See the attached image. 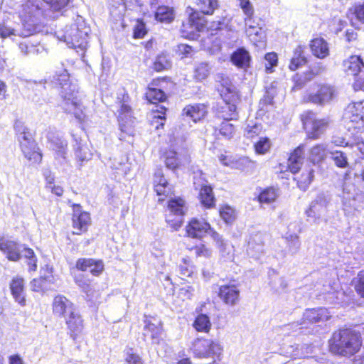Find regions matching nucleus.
Wrapping results in <instances>:
<instances>
[{
	"mask_svg": "<svg viewBox=\"0 0 364 364\" xmlns=\"http://www.w3.org/2000/svg\"><path fill=\"white\" fill-rule=\"evenodd\" d=\"M270 148V141L268 138L264 137L255 144V151L259 154H264L268 151Z\"/></svg>",
	"mask_w": 364,
	"mask_h": 364,
	"instance_id": "nucleus-59",
	"label": "nucleus"
},
{
	"mask_svg": "<svg viewBox=\"0 0 364 364\" xmlns=\"http://www.w3.org/2000/svg\"><path fill=\"white\" fill-rule=\"evenodd\" d=\"M211 237L215 242L220 253L225 259H230L232 257L233 246L228 240H224L223 236L216 231L211 232Z\"/></svg>",
	"mask_w": 364,
	"mask_h": 364,
	"instance_id": "nucleus-29",
	"label": "nucleus"
},
{
	"mask_svg": "<svg viewBox=\"0 0 364 364\" xmlns=\"http://www.w3.org/2000/svg\"><path fill=\"white\" fill-rule=\"evenodd\" d=\"M171 65V57L168 54L161 53L156 57L152 68L156 72H162L170 69Z\"/></svg>",
	"mask_w": 364,
	"mask_h": 364,
	"instance_id": "nucleus-41",
	"label": "nucleus"
},
{
	"mask_svg": "<svg viewBox=\"0 0 364 364\" xmlns=\"http://www.w3.org/2000/svg\"><path fill=\"white\" fill-rule=\"evenodd\" d=\"M360 346V335L350 328L341 329L335 332L329 344L331 353L343 356L354 355Z\"/></svg>",
	"mask_w": 364,
	"mask_h": 364,
	"instance_id": "nucleus-3",
	"label": "nucleus"
},
{
	"mask_svg": "<svg viewBox=\"0 0 364 364\" xmlns=\"http://www.w3.org/2000/svg\"><path fill=\"white\" fill-rule=\"evenodd\" d=\"M80 21V19H78ZM90 29L83 21L77 22L55 31V36L71 48L84 51L87 47V38Z\"/></svg>",
	"mask_w": 364,
	"mask_h": 364,
	"instance_id": "nucleus-4",
	"label": "nucleus"
},
{
	"mask_svg": "<svg viewBox=\"0 0 364 364\" xmlns=\"http://www.w3.org/2000/svg\"><path fill=\"white\" fill-rule=\"evenodd\" d=\"M279 196V189L274 187H268L263 189L258 196V200L261 203H271L276 200Z\"/></svg>",
	"mask_w": 364,
	"mask_h": 364,
	"instance_id": "nucleus-40",
	"label": "nucleus"
},
{
	"mask_svg": "<svg viewBox=\"0 0 364 364\" xmlns=\"http://www.w3.org/2000/svg\"><path fill=\"white\" fill-rule=\"evenodd\" d=\"M144 336H150L153 343H159L161 334V323L155 324L151 321H144Z\"/></svg>",
	"mask_w": 364,
	"mask_h": 364,
	"instance_id": "nucleus-36",
	"label": "nucleus"
},
{
	"mask_svg": "<svg viewBox=\"0 0 364 364\" xmlns=\"http://www.w3.org/2000/svg\"><path fill=\"white\" fill-rule=\"evenodd\" d=\"M327 149L324 144H317L313 146L310 151L309 159L316 164L324 160L326 157Z\"/></svg>",
	"mask_w": 364,
	"mask_h": 364,
	"instance_id": "nucleus-45",
	"label": "nucleus"
},
{
	"mask_svg": "<svg viewBox=\"0 0 364 364\" xmlns=\"http://www.w3.org/2000/svg\"><path fill=\"white\" fill-rule=\"evenodd\" d=\"M333 95L334 89L332 86L327 84H320L315 85L313 90L306 94L304 99L308 102L324 105L333 99Z\"/></svg>",
	"mask_w": 364,
	"mask_h": 364,
	"instance_id": "nucleus-11",
	"label": "nucleus"
},
{
	"mask_svg": "<svg viewBox=\"0 0 364 364\" xmlns=\"http://www.w3.org/2000/svg\"><path fill=\"white\" fill-rule=\"evenodd\" d=\"M265 70L267 73H272L274 68L277 65L278 58L275 53H268L264 55Z\"/></svg>",
	"mask_w": 364,
	"mask_h": 364,
	"instance_id": "nucleus-55",
	"label": "nucleus"
},
{
	"mask_svg": "<svg viewBox=\"0 0 364 364\" xmlns=\"http://www.w3.org/2000/svg\"><path fill=\"white\" fill-rule=\"evenodd\" d=\"M18 141L26 158L35 163L41 162L42 154L38 151L37 144L28 132H21L18 136Z\"/></svg>",
	"mask_w": 364,
	"mask_h": 364,
	"instance_id": "nucleus-10",
	"label": "nucleus"
},
{
	"mask_svg": "<svg viewBox=\"0 0 364 364\" xmlns=\"http://www.w3.org/2000/svg\"><path fill=\"white\" fill-rule=\"evenodd\" d=\"M147 33L145 23L138 20L134 28L133 37L134 38H142Z\"/></svg>",
	"mask_w": 364,
	"mask_h": 364,
	"instance_id": "nucleus-61",
	"label": "nucleus"
},
{
	"mask_svg": "<svg viewBox=\"0 0 364 364\" xmlns=\"http://www.w3.org/2000/svg\"><path fill=\"white\" fill-rule=\"evenodd\" d=\"M95 264V259L92 258H80L77 260L75 267L80 271L86 272L89 269V265Z\"/></svg>",
	"mask_w": 364,
	"mask_h": 364,
	"instance_id": "nucleus-62",
	"label": "nucleus"
},
{
	"mask_svg": "<svg viewBox=\"0 0 364 364\" xmlns=\"http://www.w3.org/2000/svg\"><path fill=\"white\" fill-rule=\"evenodd\" d=\"M314 177V171L313 169L307 171L306 173H303L298 182L299 187L305 191L312 182Z\"/></svg>",
	"mask_w": 364,
	"mask_h": 364,
	"instance_id": "nucleus-57",
	"label": "nucleus"
},
{
	"mask_svg": "<svg viewBox=\"0 0 364 364\" xmlns=\"http://www.w3.org/2000/svg\"><path fill=\"white\" fill-rule=\"evenodd\" d=\"M23 245L14 240H0V250L6 255V257L12 262H18L21 258V251Z\"/></svg>",
	"mask_w": 364,
	"mask_h": 364,
	"instance_id": "nucleus-21",
	"label": "nucleus"
},
{
	"mask_svg": "<svg viewBox=\"0 0 364 364\" xmlns=\"http://www.w3.org/2000/svg\"><path fill=\"white\" fill-rule=\"evenodd\" d=\"M73 138L75 142L73 146L77 159L82 163L90 160L92 154L84 143V140L77 134H73Z\"/></svg>",
	"mask_w": 364,
	"mask_h": 364,
	"instance_id": "nucleus-30",
	"label": "nucleus"
},
{
	"mask_svg": "<svg viewBox=\"0 0 364 364\" xmlns=\"http://www.w3.org/2000/svg\"><path fill=\"white\" fill-rule=\"evenodd\" d=\"M265 235L257 232L250 235L247 247V254L250 257L259 259L264 254Z\"/></svg>",
	"mask_w": 364,
	"mask_h": 364,
	"instance_id": "nucleus-19",
	"label": "nucleus"
},
{
	"mask_svg": "<svg viewBox=\"0 0 364 364\" xmlns=\"http://www.w3.org/2000/svg\"><path fill=\"white\" fill-rule=\"evenodd\" d=\"M331 159L334 164L341 168H346L349 166L348 159L346 153L340 150H332L329 151Z\"/></svg>",
	"mask_w": 364,
	"mask_h": 364,
	"instance_id": "nucleus-48",
	"label": "nucleus"
},
{
	"mask_svg": "<svg viewBox=\"0 0 364 364\" xmlns=\"http://www.w3.org/2000/svg\"><path fill=\"white\" fill-rule=\"evenodd\" d=\"M311 347L305 345H296L295 349L292 351V356L294 358H305L309 353H311Z\"/></svg>",
	"mask_w": 364,
	"mask_h": 364,
	"instance_id": "nucleus-58",
	"label": "nucleus"
},
{
	"mask_svg": "<svg viewBox=\"0 0 364 364\" xmlns=\"http://www.w3.org/2000/svg\"><path fill=\"white\" fill-rule=\"evenodd\" d=\"M250 23V20H247L245 33L250 41L257 45V43L262 42L265 39V31L259 23L251 25Z\"/></svg>",
	"mask_w": 364,
	"mask_h": 364,
	"instance_id": "nucleus-33",
	"label": "nucleus"
},
{
	"mask_svg": "<svg viewBox=\"0 0 364 364\" xmlns=\"http://www.w3.org/2000/svg\"><path fill=\"white\" fill-rule=\"evenodd\" d=\"M348 75H355L364 66L363 59L358 55L350 56L344 64Z\"/></svg>",
	"mask_w": 364,
	"mask_h": 364,
	"instance_id": "nucleus-39",
	"label": "nucleus"
},
{
	"mask_svg": "<svg viewBox=\"0 0 364 364\" xmlns=\"http://www.w3.org/2000/svg\"><path fill=\"white\" fill-rule=\"evenodd\" d=\"M285 242L287 247L284 250L285 255H290L291 256L297 254L300 250L301 242L297 235L292 234L285 237Z\"/></svg>",
	"mask_w": 364,
	"mask_h": 364,
	"instance_id": "nucleus-42",
	"label": "nucleus"
},
{
	"mask_svg": "<svg viewBox=\"0 0 364 364\" xmlns=\"http://www.w3.org/2000/svg\"><path fill=\"white\" fill-rule=\"evenodd\" d=\"M218 0H198L197 9H186L188 21L183 22L181 28L182 36L189 39H198L200 35L197 32L206 28L207 20L205 15H212L218 9Z\"/></svg>",
	"mask_w": 364,
	"mask_h": 364,
	"instance_id": "nucleus-2",
	"label": "nucleus"
},
{
	"mask_svg": "<svg viewBox=\"0 0 364 364\" xmlns=\"http://www.w3.org/2000/svg\"><path fill=\"white\" fill-rule=\"evenodd\" d=\"M33 33V23L22 25V28H11L5 22L0 21V37L2 38L13 36L28 37Z\"/></svg>",
	"mask_w": 364,
	"mask_h": 364,
	"instance_id": "nucleus-20",
	"label": "nucleus"
},
{
	"mask_svg": "<svg viewBox=\"0 0 364 364\" xmlns=\"http://www.w3.org/2000/svg\"><path fill=\"white\" fill-rule=\"evenodd\" d=\"M193 326L197 331L208 333L211 328L209 316L204 314L198 315Z\"/></svg>",
	"mask_w": 364,
	"mask_h": 364,
	"instance_id": "nucleus-46",
	"label": "nucleus"
},
{
	"mask_svg": "<svg viewBox=\"0 0 364 364\" xmlns=\"http://www.w3.org/2000/svg\"><path fill=\"white\" fill-rule=\"evenodd\" d=\"M215 231L210 227V225L204 219H192L186 226V232L188 236L200 238L209 234L211 236V232Z\"/></svg>",
	"mask_w": 364,
	"mask_h": 364,
	"instance_id": "nucleus-18",
	"label": "nucleus"
},
{
	"mask_svg": "<svg viewBox=\"0 0 364 364\" xmlns=\"http://www.w3.org/2000/svg\"><path fill=\"white\" fill-rule=\"evenodd\" d=\"M170 213L166 215V221L173 228L178 230L182 225L183 216L186 213L185 201L180 198H174L168 201Z\"/></svg>",
	"mask_w": 364,
	"mask_h": 364,
	"instance_id": "nucleus-9",
	"label": "nucleus"
},
{
	"mask_svg": "<svg viewBox=\"0 0 364 364\" xmlns=\"http://www.w3.org/2000/svg\"><path fill=\"white\" fill-rule=\"evenodd\" d=\"M310 48L313 55L318 58H325L329 54L328 43L322 38L313 39Z\"/></svg>",
	"mask_w": 364,
	"mask_h": 364,
	"instance_id": "nucleus-34",
	"label": "nucleus"
},
{
	"mask_svg": "<svg viewBox=\"0 0 364 364\" xmlns=\"http://www.w3.org/2000/svg\"><path fill=\"white\" fill-rule=\"evenodd\" d=\"M52 307L54 316L63 319L76 309L75 304L63 295L54 297Z\"/></svg>",
	"mask_w": 364,
	"mask_h": 364,
	"instance_id": "nucleus-17",
	"label": "nucleus"
},
{
	"mask_svg": "<svg viewBox=\"0 0 364 364\" xmlns=\"http://www.w3.org/2000/svg\"><path fill=\"white\" fill-rule=\"evenodd\" d=\"M220 215L227 224H231L235 219V210L228 205L220 209Z\"/></svg>",
	"mask_w": 364,
	"mask_h": 364,
	"instance_id": "nucleus-56",
	"label": "nucleus"
},
{
	"mask_svg": "<svg viewBox=\"0 0 364 364\" xmlns=\"http://www.w3.org/2000/svg\"><path fill=\"white\" fill-rule=\"evenodd\" d=\"M231 62L237 68L246 70L249 66L251 57L244 48H239L230 56Z\"/></svg>",
	"mask_w": 364,
	"mask_h": 364,
	"instance_id": "nucleus-32",
	"label": "nucleus"
},
{
	"mask_svg": "<svg viewBox=\"0 0 364 364\" xmlns=\"http://www.w3.org/2000/svg\"><path fill=\"white\" fill-rule=\"evenodd\" d=\"M306 62V58L304 55V47L298 46L294 51L289 68L291 70L294 71L305 65Z\"/></svg>",
	"mask_w": 364,
	"mask_h": 364,
	"instance_id": "nucleus-38",
	"label": "nucleus"
},
{
	"mask_svg": "<svg viewBox=\"0 0 364 364\" xmlns=\"http://www.w3.org/2000/svg\"><path fill=\"white\" fill-rule=\"evenodd\" d=\"M75 282L78 287L86 294L87 297L92 296L93 291L90 284V281L85 278L82 274H79L75 277Z\"/></svg>",
	"mask_w": 364,
	"mask_h": 364,
	"instance_id": "nucleus-52",
	"label": "nucleus"
},
{
	"mask_svg": "<svg viewBox=\"0 0 364 364\" xmlns=\"http://www.w3.org/2000/svg\"><path fill=\"white\" fill-rule=\"evenodd\" d=\"M146 98L150 103L156 104L164 102L166 99V95L161 89L149 87L146 92Z\"/></svg>",
	"mask_w": 364,
	"mask_h": 364,
	"instance_id": "nucleus-49",
	"label": "nucleus"
},
{
	"mask_svg": "<svg viewBox=\"0 0 364 364\" xmlns=\"http://www.w3.org/2000/svg\"><path fill=\"white\" fill-rule=\"evenodd\" d=\"M203 31H203L197 32L200 35V37H198L197 40L203 43L204 49H208L213 52L220 50L223 40H222L219 32L216 31L213 33V31L211 30L210 31L208 30L205 33Z\"/></svg>",
	"mask_w": 364,
	"mask_h": 364,
	"instance_id": "nucleus-22",
	"label": "nucleus"
},
{
	"mask_svg": "<svg viewBox=\"0 0 364 364\" xmlns=\"http://www.w3.org/2000/svg\"><path fill=\"white\" fill-rule=\"evenodd\" d=\"M269 284L274 291L278 292L287 288V282L284 278L279 277L275 270L272 269L269 272Z\"/></svg>",
	"mask_w": 364,
	"mask_h": 364,
	"instance_id": "nucleus-43",
	"label": "nucleus"
},
{
	"mask_svg": "<svg viewBox=\"0 0 364 364\" xmlns=\"http://www.w3.org/2000/svg\"><path fill=\"white\" fill-rule=\"evenodd\" d=\"M47 139L49 143V147L55 152V158L59 160L60 164L66 161L67 155V141L54 132H48Z\"/></svg>",
	"mask_w": 364,
	"mask_h": 364,
	"instance_id": "nucleus-16",
	"label": "nucleus"
},
{
	"mask_svg": "<svg viewBox=\"0 0 364 364\" xmlns=\"http://www.w3.org/2000/svg\"><path fill=\"white\" fill-rule=\"evenodd\" d=\"M35 85L43 87L44 89L46 88V85L53 87H59L60 89L59 95L63 100L61 107L64 111L73 113L79 120L82 119L80 103L77 97L78 87L77 85L70 82V75L67 70L64 69L60 73H56L52 77L46 79L43 83L35 82Z\"/></svg>",
	"mask_w": 364,
	"mask_h": 364,
	"instance_id": "nucleus-1",
	"label": "nucleus"
},
{
	"mask_svg": "<svg viewBox=\"0 0 364 364\" xmlns=\"http://www.w3.org/2000/svg\"><path fill=\"white\" fill-rule=\"evenodd\" d=\"M331 315L328 309L323 307L306 309L303 314V321L301 325L306 323H316L325 321L330 318Z\"/></svg>",
	"mask_w": 364,
	"mask_h": 364,
	"instance_id": "nucleus-24",
	"label": "nucleus"
},
{
	"mask_svg": "<svg viewBox=\"0 0 364 364\" xmlns=\"http://www.w3.org/2000/svg\"><path fill=\"white\" fill-rule=\"evenodd\" d=\"M261 131V124H247L245 130V136H246L248 139H253L254 137L258 136L260 134Z\"/></svg>",
	"mask_w": 364,
	"mask_h": 364,
	"instance_id": "nucleus-60",
	"label": "nucleus"
},
{
	"mask_svg": "<svg viewBox=\"0 0 364 364\" xmlns=\"http://www.w3.org/2000/svg\"><path fill=\"white\" fill-rule=\"evenodd\" d=\"M240 293L238 283L231 281L220 287L218 296L225 304L235 306L240 300Z\"/></svg>",
	"mask_w": 364,
	"mask_h": 364,
	"instance_id": "nucleus-15",
	"label": "nucleus"
},
{
	"mask_svg": "<svg viewBox=\"0 0 364 364\" xmlns=\"http://www.w3.org/2000/svg\"><path fill=\"white\" fill-rule=\"evenodd\" d=\"M207 113V107L204 104L188 105L182 110V115L194 122L204 118Z\"/></svg>",
	"mask_w": 364,
	"mask_h": 364,
	"instance_id": "nucleus-28",
	"label": "nucleus"
},
{
	"mask_svg": "<svg viewBox=\"0 0 364 364\" xmlns=\"http://www.w3.org/2000/svg\"><path fill=\"white\" fill-rule=\"evenodd\" d=\"M174 18L173 9L167 6H159L155 12L156 20L161 23H170Z\"/></svg>",
	"mask_w": 364,
	"mask_h": 364,
	"instance_id": "nucleus-37",
	"label": "nucleus"
},
{
	"mask_svg": "<svg viewBox=\"0 0 364 364\" xmlns=\"http://www.w3.org/2000/svg\"><path fill=\"white\" fill-rule=\"evenodd\" d=\"M193 186L196 190L199 191L198 198L201 204L207 208H211L215 205V198L213 195V188L208 185L204 173L198 170L194 173Z\"/></svg>",
	"mask_w": 364,
	"mask_h": 364,
	"instance_id": "nucleus-5",
	"label": "nucleus"
},
{
	"mask_svg": "<svg viewBox=\"0 0 364 364\" xmlns=\"http://www.w3.org/2000/svg\"><path fill=\"white\" fill-rule=\"evenodd\" d=\"M349 11L351 12L352 16H355V19L353 17L350 18L353 26L358 28V22L364 23V2L355 5L349 9Z\"/></svg>",
	"mask_w": 364,
	"mask_h": 364,
	"instance_id": "nucleus-50",
	"label": "nucleus"
},
{
	"mask_svg": "<svg viewBox=\"0 0 364 364\" xmlns=\"http://www.w3.org/2000/svg\"><path fill=\"white\" fill-rule=\"evenodd\" d=\"M21 257H24L27 260V264L30 271L36 270L37 257L32 249L26 247L25 245H23V247L21 251Z\"/></svg>",
	"mask_w": 364,
	"mask_h": 364,
	"instance_id": "nucleus-53",
	"label": "nucleus"
},
{
	"mask_svg": "<svg viewBox=\"0 0 364 364\" xmlns=\"http://www.w3.org/2000/svg\"><path fill=\"white\" fill-rule=\"evenodd\" d=\"M304 146L300 145L291 154L288 159V168L292 173L299 172L304 161Z\"/></svg>",
	"mask_w": 364,
	"mask_h": 364,
	"instance_id": "nucleus-31",
	"label": "nucleus"
},
{
	"mask_svg": "<svg viewBox=\"0 0 364 364\" xmlns=\"http://www.w3.org/2000/svg\"><path fill=\"white\" fill-rule=\"evenodd\" d=\"M229 21L228 18L213 21L210 28L212 31L219 32L223 42H225L226 39H231L234 35V31L228 28Z\"/></svg>",
	"mask_w": 364,
	"mask_h": 364,
	"instance_id": "nucleus-35",
	"label": "nucleus"
},
{
	"mask_svg": "<svg viewBox=\"0 0 364 364\" xmlns=\"http://www.w3.org/2000/svg\"><path fill=\"white\" fill-rule=\"evenodd\" d=\"M355 288L357 293L360 296L364 297V271L358 273Z\"/></svg>",
	"mask_w": 364,
	"mask_h": 364,
	"instance_id": "nucleus-64",
	"label": "nucleus"
},
{
	"mask_svg": "<svg viewBox=\"0 0 364 364\" xmlns=\"http://www.w3.org/2000/svg\"><path fill=\"white\" fill-rule=\"evenodd\" d=\"M67 329L70 337L75 340L77 336L81 333L83 329V319L76 309L72 314L68 315L65 319Z\"/></svg>",
	"mask_w": 364,
	"mask_h": 364,
	"instance_id": "nucleus-23",
	"label": "nucleus"
},
{
	"mask_svg": "<svg viewBox=\"0 0 364 364\" xmlns=\"http://www.w3.org/2000/svg\"><path fill=\"white\" fill-rule=\"evenodd\" d=\"M216 80L220 83L218 90L222 99L230 100L232 97H236V88L229 77L223 74H219L217 75Z\"/></svg>",
	"mask_w": 364,
	"mask_h": 364,
	"instance_id": "nucleus-25",
	"label": "nucleus"
},
{
	"mask_svg": "<svg viewBox=\"0 0 364 364\" xmlns=\"http://www.w3.org/2000/svg\"><path fill=\"white\" fill-rule=\"evenodd\" d=\"M301 120L309 138L312 139H318L325 132L328 124L325 119H316L313 112L303 114Z\"/></svg>",
	"mask_w": 364,
	"mask_h": 364,
	"instance_id": "nucleus-8",
	"label": "nucleus"
},
{
	"mask_svg": "<svg viewBox=\"0 0 364 364\" xmlns=\"http://www.w3.org/2000/svg\"><path fill=\"white\" fill-rule=\"evenodd\" d=\"M322 69L323 68L321 66L310 68L309 70L304 73L302 77H301L298 80H296L294 89H301L306 82L311 80L315 76L320 74Z\"/></svg>",
	"mask_w": 364,
	"mask_h": 364,
	"instance_id": "nucleus-47",
	"label": "nucleus"
},
{
	"mask_svg": "<svg viewBox=\"0 0 364 364\" xmlns=\"http://www.w3.org/2000/svg\"><path fill=\"white\" fill-rule=\"evenodd\" d=\"M344 119L348 120V129H360L364 124V100L353 102L348 106Z\"/></svg>",
	"mask_w": 364,
	"mask_h": 364,
	"instance_id": "nucleus-12",
	"label": "nucleus"
},
{
	"mask_svg": "<svg viewBox=\"0 0 364 364\" xmlns=\"http://www.w3.org/2000/svg\"><path fill=\"white\" fill-rule=\"evenodd\" d=\"M331 200V196L328 193H319L315 199L311 203L309 208L306 211L309 218H313L314 221L319 219L322 215L326 213Z\"/></svg>",
	"mask_w": 364,
	"mask_h": 364,
	"instance_id": "nucleus-13",
	"label": "nucleus"
},
{
	"mask_svg": "<svg viewBox=\"0 0 364 364\" xmlns=\"http://www.w3.org/2000/svg\"><path fill=\"white\" fill-rule=\"evenodd\" d=\"M231 119L223 120L218 127L215 128V134L222 136L224 139H230L235 134V127L230 123Z\"/></svg>",
	"mask_w": 364,
	"mask_h": 364,
	"instance_id": "nucleus-44",
	"label": "nucleus"
},
{
	"mask_svg": "<svg viewBox=\"0 0 364 364\" xmlns=\"http://www.w3.org/2000/svg\"><path fill=\"white\" fill-rule=\"evenodd\" d=\"M73 228L74 235H80L87 230L91 223L90 213L82 210V206L79 204H73Z\"/></svg>",
	"mask_w": 364,
	"mask_h": 364,
	"instance_id": "nucleus-14",
	"label": "nucleus"
},
{
	"mask_svg": "<svg viewBox=\"0 0 364 364\" xmlns=\"http://www.w3.org/2000/svg\"><path fill=\"white\" fill-rule=\"evenodd\" d=\"M355 82L353 83V88L355 91L364 90V66L361 70L355 75Z\"/></svg>",
	"mask_w": 364,
	"mask_h": 364,
	"instance_id": "nucleus-63",
	"label": "nucleus"
},
{
	"mask_svg": "<svg viewBox=\"0 0 364 364\" xmlns=\"http://www.w3.org/2000/svg\"><path fill=\"white\" fill-rule=\"evenodd\" d=\"M193 353L198 358L219 357L223 348L220 345L210 339L196 338L192 344Z\"/></svg>",
	"mask_w": 364,
	"mask_h": 364,
	"instance_id": "nucleus-7",
	"label": "nucleus"
},
{
	"mask_svg": "<svg viewBox=\"0 0 364 364\" xmlns=\"http://www.w3.org/2000/svg\"><path fill=\"white\" fill-rule=\"evenodd\" d=\"M236 97H232L230 100L222 99V103H218L216 112L218 117L226 119H236L237 114L236 112V105L234 102Z\"/></svg>",
	"mask_w": 364,
	"mask_h": 364,
	"instance_id": "nucleus-26",
	"label": "nucleus"
},
{
	"mask_svg": "<svg viewBox=\"0 0 364 364\" xmlns=\"http://www.w3.org/2000/svg\"><path fill=\"white\" fill-rule=\"evenodd\" d=\"M42 15V2L40 0H27L26 3L21 5V9L19 11V17L22 25L32 23L33 33L36 32V26Z\"/></svg>",
	"mask_w": 364,
	"mask_h": 364,
	"instance_id": "nucleus-6",
	"label": "nucleus"
},
{
	"mask_svg": "<svg viewBox=\"0 0 364 364\" xmlns=\"http://www.w3.org/2000/svg\"><path fill=\"white\" fill-rule=\"evenodd\" d=\"M165 164L168 169L172 171L176 170L181 165V161L175 151L166 152Z\"/></svg>",
	"mask_w": 364,
	"mask_h": 364,
	"instance_id": "nucleus-54",
	"label": "nucleus"
},
{
	"mask_svg": "<svg viewBox=\"0 0 364 364\" xmlns=\"http://www.w3.org/2000/svg\"><path fill=\"white\" fill-rule=\"evenodd\" d=\"M9 287L15 301L21 306H25L26 300L24 291V279L19 277H14L10 282Z\"/></svg>",
	"mask_w": 364,
	"mask_h": 364,
	"instance_id": "nucleus-27",
	"label": "nucleus"
},
{
	"mask_svg": "<svg viewBox=\"0 0 364 364\" xmlns=\"http://www.w3.org/2000/svg\"><path fill=\"white\" fill-rule=\"evenodd\" d=\"M212 69L211 65L206 62H201L195 66L194 77L197 80L201 81L208 77Z\"/></svg>",
	"mask_w": 364,
	"mask_h": 364,
	"instance_id": "nucleus-51",
	"label": "nucleus"
}]
</instances>
